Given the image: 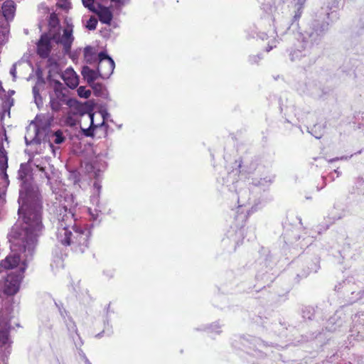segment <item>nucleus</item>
I'll use <instances>...</instances> for the list:
<instances>
[{
	"mask_svg": "<svg viewBox=\"0 0 364 364\" xmlns=\"http://www.w3.org/2000/svg\"><path fill=\"white\" fill-rule=\"evenodd\" d=\"M21 181L18 219L10 230V240L14 252L24 247L31 255L36 241L43 235V206L38 188L32 184L31 168L29 161L21 164L18 172Z\"/></svg>",
	"mask_w": 364,
	"mask_h": 364,
	"instance_id": "nucleus-1",
	"label": "nucleus"
},
{
	"mask_svg": "<svg viewBox=\"0 0 364 364\" xmlns=\"http://www.w3.org/2000/svg\"><path fill=\"white\" fill-rule=\"evenodd\" d=\"M56 237L62 245L71 246L75 252H84L88 247L90 230L77 225L72 210L65 205L57 209Z\"/></svg>",
	"mask_w": 364,
	"mask_h": 364,
	"instance_id": "nucleus-2",
	"label": "nucleus"
},
{
	"mask_svg": "<svg viewBox=\"0 0 364 364\" xmlns=\"http://www.w3.org/2000/svg\"><path fill=\"white\" fill-rule=\"evenodd\" d=\"M10 242L11 253L3 260L0 262V273L9 269L18 268L19 272L17 274H8L4 284V293L7 295H14L19 289L20 283L23 279V273L27 267V264L31 262L36 252V248L38 242V239L33 247L31 255H28L25 244L22 250L14 252L12 248V243L10 240V232L8 235Z\"/></svg>",
	"mask_w": 364,
	"mask_h": 364,
	"instance_id": "nucleus-3",
	"label": "nucleus"
},
{
	"mask_svg": "<svg viewBox=\"0 0 364 364\" xmlns=\"http://www.w3.org/2000/svg\"><path fill=\"white\" fill-rule=\"evenodd\" d=\"M328 14L316 16L308 25L306 29L301 34V43L304 44L305 55L321 42L328 29V23L326 21Z\"/></svg>",
	"mask_w": 364,
	"mask_h": 364,
	"instance_id": "nucleus-4",
	"label": "nucleus"
},
{
	"mask_svg": "<svg viewBox=\"0 0 364 364\" xmlns=\"http://www.w3.org/2000/svg\"><path fill=\"white\" fill-rule=\"evenodd\" d=\"M53 93L50 94V105L53 111L58 112L64 104L70 107L73 105L74 100L68 98L65 92L66 89L60 81L53 80Z\"/></svg>",
	"mask_w": 364,
	"mask_h": 364,
	"instance_id": "nucleus-5",
	"label": "nucleus"
},
{
	"mask_svg": "<svg viewBox=\"0 0 364 364\" xmlns=\"http://www.w3.org/2000/svg\"><path fill=\"white\" fill-rule=\"evenodd\" d=\"M45 130L40 128L36 123H31L26 129V133L24 136L25 142L27 146H31V154H38L39 152L38 146L42 142V136Z\"/></svg>",
	"mask_w": 364,
	"mask_h": 364,
	"instance_id": "nucleus-6",
	"label": "nucleus"
},
{
	"mask_svg": "<svg viewBox=\"0 0 364 364\" xmlns=\"http://www.w3.org/2000/svg\"><path fill=\"white\" fill-rule=\"evenodd\" d=\"M115 63L113 59L105 52H100L98 54V66L100 77L108 79L114 72Z\"/></svg>",
	"mask_w": 364,
	"mask_h": 364,
	"instance_id": "nucleus-7",
	"label": "nucleus"
},
{
	"mask_svg": "<svg viewBox=\"0 0 364 364\" xmlns=\"http://www.w3.org/2000/svg\"><path fill=\"white\" fill-rule=\"evenodd\" d=\"M11 325L7 316L0 314V346H10L9 331Z\"/></svg>",
	"mask_w": 364,
	"mask_h": 364,
	"instance_id": "nucleus-8",
	"label": "nucleus"
},
{
	"mask_svg": "<svg viewBox=\"0 0 364 364\" xmlns=\"http://www.w3.org/2000/svg\"><path fill=\"white\" fill-rule=\"evenodd\" d=\"M310 51L305 55L304 44L299 42V45L296 48L291 50L289 53L290 60L292 62H302L304 64L310 63L311 60L309 59Z\"/></svg>",
	"mask_w": 364,
	"mask_h": 364,
	"instance_id": "nucleus-9",
	"label": "nucleus"
},
{
	"mask_svg": "<svg viewBox=\"0 0 364 364\" xmlns=\"http://www.w3.org/2000/svg\"><path fill=\"white\" fill-rule=\"evenodd\" d=\"M50 50V38L47 34H43L37 43V53L42 58H46L49 56Z\"/></svg>",
	"mask_w": 364,
	"mask_h": 364,
	"instance_id": "nucleus-10",
	"label": "nucleus"
},
{
	"mask_svg": "<svg viewBox=\"0 0 364 364\" xmlns=\"http://www.w3.org/2000/svg\"><path fill=\"white\" fill-rule=\"evenodd\" d=\"M61 78L67 86L71 89L75 88L79 84L78 76L72 68H68L63 72Z\"/></svg>",
	"mask_w": 364,
	"mask_h": 364,
	"instance_id": "nucleus-11",
	"label": "nucleus"
},
{
	"mask_svg": "<svg viewBox=\"0 0 364 364\" xmlns=\"http://www.w3.org/2000/svg\"><path fill=\"white\" fill-rule=\"evenodd\" d=\"M94 13L98 16L99 20L102 23L107 25L110 24L113 18V15L111 10L108 7L98 4V9H96V11Z\"/></svg>",
	"mask_w": 364,
	"mask_h": 364,
	"instance_id": "nucleus-12",
	"label": "nucleus"
},
{
	"mask_svg": "<svg viewBox=\"0 0 364 364\" xmlns=\"http://www.w3.org/2000/svg\"><path fill=\"white\" fill-rule=\"evenodd\" d=\"M8 159L6 152L4 149H0V169L1 171L2 179L4 182V186H8L9 184L8 175L6 170L8 167Z\"/></svg>",
	"mask_w": 364,
	"mask_h": 364,
	"instance_id": "nucleus-13",
	"label": "nucleus"
},
{
	"mask_svg": "<svg viewBox=\"0 0 364 364\" xmlns=\"http://www.w3.org/2000/svg\"><path fill=\"white\" fill-rule=\"evenodd\" d=\"M74 38L73 36V31L71 29L65 28L63 31V34L59 40V43L63 46V48L65 53H68L70 50L71 45Z\"/></svg>",
	"mask_w": 364,
	"mask_h": 364,
	"instance_id": "nucleus-14",
	"label": "nucleus"
},
{
	"mask_svg": "<svg viewBox=\"0 0 364 364\" xmlns=\"http://www.w3.org/2000/svg\"><path fill=\"white\" fill-rule=\"evenodd\" d=\"M81 74L85 80H87L89 85L94 82L95 80H97L100 75L98 70H94L90 68L88 66H83L82 68Z\"/></svg>",
	"mask_w": 364,
	"mask_h": 364,
	"instance_id": "nucleus-15",
	"label": "nucleus"
},
{
	"mask_svg": "<svg viewBox=\"0 0 364 364\" xmlns=\"http://www.w3.org/2000/svg\"><path fill=\"white\" fill-rule=\"evenodd\" d=\"M343 324V321L341 316L334 314L328 320L326 328L328 331H336L341 328Z\"/></svg>",
	"mask_w": 364,
	"mask_h": 364,
	"instance_id": "nucleus-16",
	"label": "nucleus"
},
{
	"mask_svg": "<svg viewBox=\"0 0 364 364\" xmlns=\"http://www.w3.org/2000/svg\"><path fill=\"white\" fill-rule=\"evenodd\" d=\"M96 96L101 97L105 99H108L109 93L105 87L102 84L99 82H92L90 85Z\"/></svg>",
	"mask_w": 364,
	"mask_h": 364,
	"instance_id": "nucleus-17",
	"label": "nucleus"
},
{
	"mask_svg": "<svg viewBox=\"0 0 364 364\" xmlns=\"http://www.w3.org/2000/svg\"><path fill=\"white\" fill-rule=\"evenodd\" d=\"M65 139L63 135V132L60 130H58L50 135V140H51L52 141H49L48 146L53 150V152L54 154L55 151L53 143H55V144H61L62 143L64 142Z\"/></svg>",
	"mask_w": 364,
	"mask_h": 364,
	"instance_id": "nucleus-18",
	"label": "nucleus"
},
{
	"mask_svg": "<svg viewBox=\"0 0 364 364\" xmlns=\"http://www.w3.org/2000/svg\"><path fill=\"white\" fill-rule=\"evenodd\" d=\"M84 58L87 63L92 64L98 61V55L91 46H87L84 49Z\"/></svg>",
	"mask_w": 364,
	"mask_h": 364,
	"instance_id": "nucleus-19",
	"label": "nucleus"
},
{
	"mask_svg": "<svg viewBox=\"0 0 364 364\" xmlns=\"http://www.w3.org/2000/svg\"><path fill=\"white\" fill-rule=\"evenodd\" d=\"M101 185L98 181H95L93 184V193L90 197L91 203L97 208L100 204V194L101 191Z\"/></svg>",
	"mask_w": 364,
	"mask_h": 364,
	"instance_id": "nucleus-20",
	"label": "nucleus"
},
{
	"mask_svg": "<svg viewBox=\"0 0 364 364\" xmlns=\"http://www.w3.org/2000/svg\"><path fill=\"white\" fill-rule=\"evenodd\" d=\"M70 107L73 114H79L80 116L88 113L89 111V107L87 104H80L75 100H74L73 105Z\"/></svg>",
	"mask_w": 364,
	"mask_h": 364,
	"instance_id": "nucleus-21",
	"label": "nucleus"
},
{
	"mask_svg": "<svg viewBox=\"0 0 364 364\" xmlns=\"http://www.w3.org/2000/svg\"><path fill=\"white\" fill-rule=\"evenodd\" d=\"M63 320L67 326L68 331H69V333H70V336L73 337V338L74 339L73 334H75L76 336H77L80 338L79 334L77 333V328L76 324L73 321L72 318H70V316H68L65 318V319H63Z\"/></svg>",
	"mask_w": 364,
	"mask_h": 364,
	"instance_id": "nucleus-22",
	"label": "nucleus"
},
{
	"mask_svg": "<svg viewBox=\"0 0 364 364\" xmlns=\"http://www.w3.org/2000/svg\"><path fill=\"white\" fill-rule=\"evenodd\" d=\"M89 117L90 119V126L89 128H81L83 135L85 136H94V129L98 127L94 124V114L89 112Z\"/></svg>",
	"mask_w": 364,
	"mask_h": 364,
	"instance_id": "nucleus-23",
	"label": "nucleus"
},
{
	"mask_svg": "<svg viewBox=\"0 0 364 364\" xmlns=\"http://www.w3.org/2000/svg\"><path fill=\"white\" fill-rule=\"evenodd\" d=\"M274 177L272 176H267L264 178H261L259 179H254L253 184L256 186H259L262 188H265L269 186L273 181Z\"/></svg>",
	"mask_w": 364,
	"mask_h": 364,
	"instance_id": "nucleus-24",
	"label": "nucleus"
},
{
	"mask_svg": "<svg viewBox=\"0 0 364 364\" xmlns=\"http://www.w3.org/2000/svg\"><path fill=\"white\" fill-rule=\"evenodd\" d=\"M296 1H297V4L296 5V10L295 11V14L293 16V22H296L300 18V17L302 14V6L304 4L306 0H296Z\"/></svg>",
	"mask_w": 364,
	"mask_h": 364,
	"instance_id": "nucleus-25",
	"label": "nucleus"
},
{
	"mask_svg": "<svg viewBox=\"0 0 364 364\" xmlns=\"http://www.w3.org/2000/svg\"><path fill=\"white\" fill-rule=\"evenodd\" d=\"M33 94L35 100V102L36 105L39 107L40 106L43 105V100L42 97L39 93V89L37 86H34L33 87Z\"/></svg>",
	"mask_w": 364,
	"mask_h": 364,
	"instance_id": "nucleus-26",
	"label": "nucleus"
},
{
	"mask_svg": "<svg viewBox=\"0 0 364 364\" xmlns=\"http://www.w3.org/2000/svg\"><path fill=\"white\" fill-rule=\"evenodd\" d=\"M77 94L81 97L88 98L91 95V91L87 90L84 86H80L77 89Z\"/></svg>",
	"mask_w": 364,
	"mask_h": 364,
	"instance_id": "nucleus-27",
	"label": "nucleus"
},
{
	"mask_svg": "<svg viewBox=\"0 0 364 364\" xmlns=\"http://www.w3.org/2000/svg\"><path fill=\"white\" fill-rule=\"evenodd\" d=\"M97 25V20L95 17L91 16L90 19L87 21L85 25L86 28L89 30H95Z\"/></svg>",
	"mask_w": 364,
	"mask_h": 364,
	"instance_id": "nucleus-28",
	"label": "nucleus"
},
{
	"mask_svg": "<svg viewBox=\"0 0 364 364\" xmlns=\"http://www.w3.org/2000/svg\"><path fill=\"white\" fill-rule=\"evenodd\" d=\"M83 6L88 9L90 11L95 12L96 7L94 5L95 0H82Z\"/></svg>",
	"mask_w": 364,
	"mask_h": 364,
	"instance_id": "nucleus-29",
	"label": "nucleus"
},
{
	"mask_svg": "<svg viewBox=\"0 0 364 364\" xmlns=\"http://www.w3.org/2000/svg\"><path fill=\"white\" fill-rule=\"evenodd\" d=\"M56 307L58 309L59 314L63 319L68 316V311L64 309L61 303L55 302Z\"/></svg>",
	"mask_w": 364,
	"mask_h": 364,
	"instance_id": "nucleus-30",
	"label": "nucleus"
},
{
	"mask_svg": "<svg viewBox=\"0 0 364 364\" xmlns=\"http://www.w3.org/2000/svg\"><path fill=\"white\" fill-rule=\"evenodd\" d=\"M100 114L103 119L102 122L100 124V126H106L105 121L108 119V118L110 117V114L106 109L101 110Z\"/></svg>",
	"mask_w": 364,
	"mask_h": 364,
	"instance_id": "nucleus-31",
	"label": "nucleus"
},
{
	"mask_svg": "<svg viewBox=\"0 0 364 364\" xmlns=\"http://www.w3.org/2000/svg\"><path fill=\"white\" fill-rule=\"evenodd\" d=\"M262 58V57L261 56L260 54L256 55H251L249 57V62L251 64H255L257 63Z\"/></svg>",
	"mask_w": 364,
	"mask_h": 364,
	"instance_id": "nucleus-32",
	"label": "nucleus"
},
{
	"mask_svg": "<svg viewBox=\"0 0 364 364\" xmlns=\"http://www.w3.org/2000/svg\"><path fill=\"white\" fill-rule=\"evenodd\" d=\"M89 213H90V215L92 216V219L94 220H95L97 219V218L99 216V213H100V210H98L97 208H95L93 211L92 210L91 208H89Z\"/></svg>",
	"mask_w": 364,
	"mask_h": 364,
	"instance_id": "nucleus-33",
	"label": "nucleus"
},
{
	"mask_svg": "<svg viewBox=\"0 0 364 364\" xmlns=\"http://www.w3.org/2000/svg\"><path fill=\"white\" fill-rule=\"evenodd\" d=\"M85 168L87 170V171L90 172V173H94V174L95 176H97V172L95 171V168L94 166V165L92 164V163H87L86 165H85Z\"/></svg>",
	"mask_w": 364,
	"mask_h": 364,
	"instance_id": "nucleus-34",
	"label": "nucleus"
},
{
	"mask_svg": "<svg viewBox=\"0 0 364 364\" xmlns=\"http://www.w3.org/2000/svg\"><path fill=\"white\" fill-rule=\"evenodd\" d=\"M10 74L13 77V80L16 81V63L14 64L10 70Z\"/></svg>",
	"mask_w": 364,
	"mask_h": 364,
	"instance_id": "nucleus-35",
	"label": "nucleus"
},
{
	"mask_svg": "<svg viewBox=\"0 0 364 364\" xmlns=\"http://www.w3.org/2000/svg\"><path fill=\"white\" fill-rule=\"evenodd\" d=\"M36 167L39 168V171H41L43 173V176L48 179L49 180V176L48 174V173L46 172V167L45 166H41L40 164H36Z\"/></svg>",
	"mask_w": 364,
	"mask_h": 364,
	"instance_id": "nucleus-36",
	"label": "nucleus"
},
{
	"mask_svg": "<svg viewBox=\"0 0 364 364\" xmlns=\"http://www.w3.org/2000/svg\"><path fill=\"white\" fill-rule=\"evenodd\" d=\"M352 156H353V155H350V156H341V157H336V158L330 159L328 161V162L329 163H332V162L338 161V160H347V159L351 158Z\"/></svg>",
	"mask_w": 364,
	"mask_h": 364,
	"instance_id": "nucleus-37",
	"label": "nucleus"
},
{
	"mask_svg": "<svg viewBox=\"0 0 364 364\" xmlns=\"http://www.w3.org/2000/svg\"><path fill=\"white\" fill-rule=\"evenodd\" d=\"M310 94L316 97H321L323 93L318 92L317 89H315V90H311Z\"/></svg>",
	"mask_w": 364,
	"mask_h": 364,
	"instance_id": "nucleus-38",
	"label": "nucleus"
},
{
	"mask_svg": "<svg viewBox=\"0 0 364 364\" xmlns=\"http://www.w3.org/2000/svg\"><path fill=\"white\" fill-rule=\"evenodd\" d=\"M112 2H114L118 6H121L126 4V0H110Z\"/></svg>",
	"mask_w": 364,
	"mask_h": 364,
	"instance_id": "nucleus-39",
	"label": "nucleus"
},
{
	"mask_svg": "<svg viewBox=\"0 0 364 364\" xmlns=\"http://www.w3.org/2000/svg\"><path fill=\"white\" fill-rule=\"evenodd\" d=\"M275 32L277 33V35L278 34L282 35V34L285 33V31H283V29H282L278 26H275Z\"/></svg>",
	"mask_w": 364,
	"mask_h": 364,
	"instance_id": "nucleus-40",
	"label": "nucleus"
},
{
	"mask_svg": "<svg viewBox=\"0 0 364 364\" xmlns=\"http://www.w3.org/2000/svg\"><path fill=\"white\" fill-rule=\"evenodd\" d=\"M220 328L219 325L218 323H215L211 326V328L213 331H215L216 333H219L220 331H218V328Z\"/></svg>",
	"mask_w": 364,
	"mask_h": 364,
	"instance_id": "nucleus-41",
	"label": "nucleus"
},
{
	"mask_svg": "<svg viewBox=\"0 0 364 364\" xmlns=\"http://www.w3.org/2000/svg\"><path fill=\"white\" fill-rule=\"evenodd\" d=\"M79 354H80V357L82 358V359L84 360H85V357H86L85 354L81 350L79 352Z\"/></svg>",
	"mask_w": 364,
	"mask_h": 364,
	"instance_id": "nucleus-42",
	"label": "nucleus"
},
{
	"mask_svg": "<svg viewBox=\"0 0 364 364\" xmlns=\"http://www.w3.org/2000/svg\"><path fill=\"white\" fill-rule=\"evenodd\" d=\"M85 364H92L87 357H85Z\"/></svg>",
	"mask_w": 364,
	"mask_h": 364,
	"instance_id": "nucleus-43",
	"label": "nucleus"
},
{
	"mask_svg": "<svg viewBox=\"0 0 364 364\" xmlns=\"http://www.w3.org/2000/svg\"><path fill=\"white\" fill-rule=\"evenodd\" d=\"M73 176L75 177V182H77L79 180L78 178H77V173L73 172Z\"/></svg>",
	"mask_w": 364,
	"mask_h": 364,
	"instance_id": "nucleus-44",
	"label": "nucleus"
},
{
	"mask_svg": "<svg viewBox=\"0 0 364 364\" xmlns=\"http://www.w3.org/2000/svg\"><path fill=\"white\" fill-rule=\"evenodd\" d=\"M273 47H274L273 46H271L267 47V52L270 51V50L273 48Z\"/></svg>",
	"mask_w": 364,
	"mask_h": 364,
	"instance_id": "nucleus-45",
	"label": "nucleus"
},
{
	"mask_svg": "<svg viewBox=\"0 0 364 364\" xmlns=\"http://www.w3.org/2000/svg\"><path fill=\"white\" fill-rule=\"evenodd\" d=\"M334 172L337 173V176H339L341 173L338 170H334Z\"/></svg>",
	"mask_w": 364,
	"mask_h": 364,
	"instance_id": "nucleus-46",
	"label": "nucleus"
},
{
	"mask_svg": "<svg viewBox=\"0 0 364 364\" xmlns=\"http://www.w3.org/2000/svg\"><path fill=\"white\" fill-rule=\"evenodd\" d=\"M315 137H316V139H320V138H321V135H315Z\"/></svg>",
	"mask_w": 364,
	"mask_h": 364,
	"instance_id": "nucleus-47",
	"label": "nucleus"
},
{
	"mask_svg": "<svg viewBox=\"0 0 364 364\" xmlns=\"http://www.w3.org/2000/svg\"><path fill=\"white\" fill-rule=\"evenodd\" d=\"M286 26H287V30H289V22H288V23H287V25H286Z\"/></svg>",
	"mask_w": 364,
	"mask_h": 364,
	"instance_id": "nucleus-48",
	"label": "nucleus"
},
{
	"mask_svg": "<svg viewBox=\"0 0 364 364\" xmlns=\"http://www.w3.org/2000/svg\"><path fill=\"white\" fill-rule=\"evenodd\" d=\"M10 93H11V95H13V94H14V90H11V91H10Z\"/></svg>",
	"mask_w": 364,
	"mask_h": 364,
	"instance_id": "nucleus-49",
	"label": "nucleus"
},
{
	"mask_svg": "<svg viewBox=\"0 0 364 364\" xmlns=\"http://www.w3.org/2000/svg\"><path fill=\"white\" fill-rule=\"evenodd\" d=\"M108 275H109L110 277H112V272L110 273H108Z\"/></svg>",
	"mask_w": 364,
	"mask_h": 364,
	"instance_id": "nucleus-50",
	"label": "nucleus"
},
{
	"mask_svg": "<svg viewBox=\"0 0 364 364\" xmlns=\"http://www.w3.org/2000/svg\"><path fill=\"white\" fill-rule=\"evenodd\" d=\"M108 275H109L110 277H112V272L110 273H108Z\"/></svg>",
	"mask_w": 364,
	"mask_h": 364,
	"instance_id": "nucleus-51",
	"label": "nucleus"
},
{
	"mask_svg": "<svg viewBox=\"0 0 364 364\" xmlns=\"http://www.w3.org/2000/svg\"><path fill=\"white\" fill-rule=\"evenodd\" d=\"M244 205V203H242V204L240 205V206H243Z\"/></svg>",
	"mask_w": 364,
	"mask_h": 364,
	"instance_id": "nucleus-52",
	"label": "nucleus"
},
{
	"mask_svg": "<svg viewBox=\"0 0 364 364\" xmlns=\"http://www.w3.org/2000/svg\"><path fill=\"white\" fill-rule=\"evenodd\" d=\"M344 364H351L350 362L348 363H345Z\"/></svg>",
	"mask_w": 364,
	"mask_h": 364,
	"instance_id": "nucleus-53",
	"label": "nucleus"
},
{
	"mask_svg": "<svg viewBox=\"0 0 364 364\" xmlns=\"http://www.w3.org/2000/svg\"><path fill=\"white\" fill-rule=\"evenodd\" d=\"M129 0H126V3L128 2Z\"/></svg>",
	"mask_w": 364,
	"mask_h": 364,
	"instance_id": "nucleus-54",
	"label": "nucleus"
}]
</instances>
